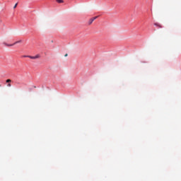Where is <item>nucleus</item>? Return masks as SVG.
Segmentation results:
<instances>
[{
    "label": "nucleus",
    "mask_w": 181,
    "mask_h": 181,
    "mask_svg": "<svg viewBox=\"0 0 181 181\" xmlns=\"http://www.w3.org/2000/svg\"><path fill=\"white\" fill-rule=\"evenodd\" d=\"M22 42V40H20L16 42H14L13 44H11V45H9V44H6V43H4L5 46H14V45H17V43H21Z\"/></svg>",
    "instance_id": "f257e3e1"
},
{
    "label": "nucleus",
    "mask_w": 181,
    "mask_h": 181,
    "mask_svg": "<svg viewBox=\"0 0 181 181\" xmlns=\"http://www.w3.org/2000/svg\"><path fill=\"white\" fill-rule=\"evenodd\" d=\"M27 57H28L29 59H40V54H37L34 57L33 56H28Z\"/></svg>",
    "instance_id": "f03ea898"
},
{
    "label": "nucleus",
    "mask_w": 181,
    "mask_h": 181,
    "mask_svg": "<svg viewBox=\"0 0 181 181\" xmlns=\"http://www.w3.org/2000/svg\"><path fill=\"white\" fill-rule=\"evenodd\" d=\"M97 18H98V16H95V17L90 18L89 20V25H91V23H93V22H94V21H95V19H97Z\"/></svg>",
    "instance_id": "7ed1b4c3"
},
{
    "label": "nucleus",
    "mask_w": 181,
    "mask_h": 181,
    "mask_svg": "<svg viewBox=\"0 0 181 181\" xmlns=\"http://www.w3.org/2000/svg\"><path fill=\"white\" fill-rule=\"evenodd\" d=\"M154 25H155V26H157V28H163L162 25L158 23H155Z\"/></svg>",
    "instance_id": "20e7f679"
},
{
    "label": "nucleus",
    "mask_w": 181,
    "mask_h": 181,
    "mask_svg": "<svg viewBox=\"0 0 181 181\" xmlns=\"http://www.w3.org/2000/svg\"><path fill=\"white\" fill-rule=\"evenodd\" d=\"M58 4H63L64 1L63 0H56Z\"/></svg>",
    "instance_id": "39448f33"
},
{
    "label": "nucleus",
    "mask_w": 181,
    "mask_h": 181,
    "mask_svg": "<svg viewBox=\"0 0 181 181\" xmlns=\"http://www.w3.org/2000/svg\"><path fill=\"white\" fill-rule=\"evenodd\" d=\"M11 81H12L11 79H7V80L6 81V83H11Z\"/></svg>",
    "instance_id": "423d86ee"
},
{
    "label": "nucleus",
    "mask_w": 181,
    "mask_h": 181,
    "mask_svg": "<svg viewBox=\"0 0 181 181\" xmlns=\"http://www.w3.org/2000/svg\"><path fill=\"white\" fill-rule=\"evenodd\" d=\"M16 6H18V3H16L14 6H13V9L16 8Z\"/></svg>",
    "instance_id": "0eeeda50"
},
{
    "label": "nucleus",
    "mask_w": 181,
    "mask_h": 181,
    "mask_svg": "<svg viewBox=\"0 0 181 181\" xmlns=\"http://www.w3.org/2000/svg\"><path fill=\"white\" fill-rule=\"evenodd\" d=\"M7 86H8V87H11V83H8Z\"/></svg>",
    "instance_id": "6e6552de"
},
{
    "label": "nucleus",
    "mask_w": 181,
    "mask_h": 181,
    "mask_svg": "<svg viewBox=\"0 0 181 181\" xmlns=\"http://www.w3.org/2000/svg\"><path fill=\"white\" fill-rule=\"evenodd\" d=\"M67 56H68V54H65V57H67Z\"/></svg>",
    "instance_id": "1a4fd4ad"
},
{
    "label": "nucleus",
    "mask_w": 181,
    "mask_h": 181,
    "mask_svg": "<svg viewBox=\"0 0 181 181\" xmlns=\"http://www.w3.org/2000/svg\"><path fill=\"white\" fill-rule=\"evenodd\" d=\"M28 55H24V57H28Z\"/></svg>",
    "instance_id": "9d476101"
}]
</instances>
